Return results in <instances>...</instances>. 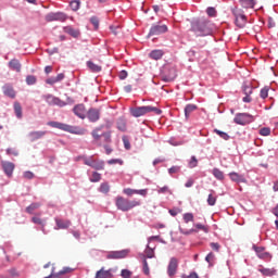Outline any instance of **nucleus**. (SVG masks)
Segmentation results:
<instances>
[{"label":"nucleus","mask_w":278,"mask_h":278,"mask_svg":"<svg viewBox=\"0 0 278 278\" xmlns=\"http://www.w3.org/2000/svg\"><path fill=\"white\" fill-rule=\"evenodd\" d=\"M252 249L260 260H265L267 262H270V260H273V254H270V252H265L266 248L253 244Z\"/></svg>","instance_id":"13"},{"label":"nucleus","mask_w":278,"mask_h":278,"mask_svg":"<svg viewBox=\"0 0 278 278\" xmlns=\"http://www.w3.org/2000/svg\"><path fill=\"white\" fill-rule=\"evenodd\" d=\"M86 66L90 71V73H101V71H103V67H101V65H97L92 61H87Z\"/></svg>","instance_id":"27"},{"label":"nucleus","mask_w":278,"mask_h":278,"mask_svg":"<svg viewBox=\"0 0 278 278\" xmlns=\"http://www.w3.org/2000/svg\"><path fill=\"white\" fill-rule=\"evenodd\" d=\"M268 90H270L269 87H264L261 89V92H260L261 99H268Z\"/></svg>","instance_id":"46"},{"label":"nucleus","mask_w":278,"mask_h":278,"mask_svg":"<svg viewBox=\"0 0 278 278\" xmlns=\"http://www.w3.org/2000/svg\"><path fill=\"white\" fill-rule=\"evenodd\" d=\"M36 81H38L36 76H34V75L26 76V84H27V86H35Z\"/></svg>","instance_id":"43"},{"label":"nucleus","mask_w":278,"mask_h":278,"mask_svg":"<svg viewBox=\"0 0 278 278\" xmlns=\"http://www.w3.org/2000/svg\"><path fill=\"white\" fill-rule=\"evenodd\" d=\"M112 273H113L112 268H110L108 270H104L103 267H102L100 270H98L96 273L94 278H112V277H114V275Z\"/></svg>","instance_id":"26"},{"label":"nucleus","mask_w":278,"mask_h":278,"mask_svg":"<svg viewBox=\"0 0 278 278\" xmlns=\"http://www.w3.org/2000/svg\"><path fill=\"white\" fill-rule=\"evenodd\" d=\"M7 155H14L15 157H18V150H16L14 148H8Z\"/></svg>","instance_id":"53"},{"label":"nucleus","mask_w":278,"mask_h":278,"mask_svg":"<svg viewBox=\"0 0 278 278\" xmlns=\"http://www.w3.org/2000/svg\"><path fill=\"white\" fill-rule=\"evenodd\" d=\"M151 60H162L164 58V51L162 50H152L150 52Z\"/></svg>","instance_id":"36"},{"label":"nucleus","mask_w":278,"mask_h":278,"mask_svg":"<svg viewBox=\"0 0 278 278\" xmlns=\"http://www.w3.org/2000/svg\"><path fill=\"white\" fill-rule=\"evenodd\" d=\"M166 192H169V194L172 193L170 189H168V186H164V187L157 189V194H166Z\"/></svg>","instance_id":"60"},{"label":"nucleus","mask_w":278,"mask_h":278,"mask_svg":"<svg viewBox=\"0 0 278 278\" xmlns=\"http://www.w3.org/2000/svg\"><path fill=\"white\" fill-rule=\"evenodd\" d=\"M42 204L39 202H33L30 205H28L25 210L26 214H34L36 210H38Z\"/></svg>","instance_id":"34"},{"label":"nucleus","mask_w":278,"mask_h":278,"mask_svg":"<svg viewBox=\"0 0 278 278\" xmlns=\"http://www.w3.org/2000/svg\"><path fill=\"white\" fill-rule=\"evenodd\" d=\"M54 222L56 225V227H54L55 231H58L59 229H68V227H71V220H64L60 217H55Z\"/></svg>","instance_id":"20"},{"label":"nucleus","mask_w":278,"mask_h":278,"mask_svg":"<svg viewBox=\"0 0 278 278\" xmlns=\"http://www.w3.org/2000/svg\"><path fill=\"white\" fill-rule=\"evenodd\" d=\"M198 164H199V161L197 160V156H191V160L189 162V168H197Z\"/></svg>","instance_id":"52"},{"label":"nucleus","mask_w":278,"mask_h":278,"mask_svg":"<svg viewBox=\"0 0 278 278\" xmlns=\"http://www.w3.org/2000/svg\"><path fill=\"white\" fill-rule=\"evenodd\" d=\"M108 164L112 165V164H119L121 166H123V160L121 159H111L108 161Z\"/></svg>","instance_id":"61"},{"label":"nucleus","mask_w":278,"mask_h":278,"mask_svg":"<svg viewBox=\"0 0 278 278\" xmlns=\"http://www.w3.org/2000/svg\"><path fill=\"white\" fill-rule=\"evenodd\" d=\"M47 136V130H34L28 132L27 138L30 142H36L38 140H42Z\"/></svg>","instance_id":"17"},{"label":"nucleus","mask_w":278,"mask_h":278,"mask_svg":"<svg viewBox=\"0 0 278 278\" xmlns=\"http://www.w3.org/2000/svg\"><path fill=\"white\" fill-rule=\"evenodd\" d=\"M99 192L102 194H108L110 192V184L109 182H102L99 188Z\"/></svg>","instance_id":"39"},{"label":"nucleus","mask_w":278,"mask_h":278,"mask_svg":"<svg viewBox=\"0 0 278 278\" xmlns=\"http://www.w3.org/2000/svg\"><path fill=\"white\" fill-rule=\"evenodd\" d=\"M179 212H181V210H179L178 207H175V208H170L168 211V214H170V216H177V214H179Z\"/></svg>","instance_id":"63"},{"label":"nucleus","mask_w":278,"mask_h":278,"mask_svg":"<svg viewBox=\"0 0 278 278\" xmlns=\"http://www.w3.org/2000/svg\"><path fill=\"white\" fill-rule=\"evenodd\" d=\"M144 253V258L153 260V257H155V245L151 247V243H148Z\"/></svg>","instance_id":"29"},{"label":"nucleus","mask_w":278,"mask_h":278,"mask_svg":"<svg viewBox=\"0 0 278 278\" xmlns=\"http://www.w3.org/2000/svg\"><path fill=\"white\" fill-rule=\"evenodd\" d=\"M228 175L231 181H235V184H247V178L244 177V175H240L236 172H230Z\"/></svg>","instance_id":"22"},{"label":"nucleus","mask_w":278,"mask_h":278,"mask_svg":"<svg viewBox=\"0 0 278 278\" xmlns=\"http://www.w3.org/2000/svg\"><path fill=\"white\" fill-rule=\"evenodd\" d=\"M46 84H48L49 86H55V84H58V80L54 76L46 79Z\"/></svg>","instance_id":"62"},{"label":"nucleus","mask_w":278,"mask_h":278,"mask_svg":"<svg viewBox=\"0 0 278 278\" xmlns=\"http://www.w3.org/2000/svg\"><path fill=\"white\" fill-rule=\"evenodd\" d=\"M239 3L244 10H253L257 4V0H239Z\"/></svg>","instance_id":"25"},{"label":"nucleus","mask_w":278,"mask_h":278,"mask_svg":"<svg viewBox=\"0 0 278 278\" xmlns=\"http://www.w3.org/2000/svg\"><path fill=\"white\" fill-rule=\"evenodd\" d=\"M161 79L165 84H170V81L177 79V68L175 67V65H165L161 71Z\"/></svg>","instance_id":"6"},{"label":"nucleus","mask_w":278,"mask_h":278,"mask_svg":"<svg viewBox=\"0 0 278 278\" xmlns=\"http://www.w3.org/2000/svg\"><path fill=\"white\" fill-rule=\"evenodd\" d=\"M86 166H90V168H93L94 170H105V161L103 160H93L92 156H90L89 161H86Z\"/></svg>","instance_id":"14"},{"label":"nucleus","mask_w":278,"mask_h":278,"mask_svg":"<svg viewBox=\"0 0 278 278\" xmlns=\"http://www.w3.org/2000/svg\"><path fill=\"white\" fill-rule=\"evenodd\" d=\"M116 126L118 131H127V122L125 121V118L119 117L116 122Z\"/></svg>","instance_id":"35"},{"label":"nucleus","mask_w":278,"mask_h":278,"mask_svg":"<svg viewBox=\"0 0 278 278\" xmlns=\"http://www.w3.org/2000/svg\"><path fill=\"white\" fill-rule=\"evenodd\" d=\"M41 99H43V101H46V103H48L50 106L56 105L58 108H66L67 105V103L64 100L51 93L42 94Z\"/></svg>","instance_id":"8"},{"label":"nucleus","mask_w":278,"mask_h":278,"mask_svg":"<svg viewBox=\"0 0 278 278\" xmlns=\"http://www.w3.org/2000/svg\"><path fill=\"white\" fill-rule=\"evenodd\" d=\"M86 117L88 118L89 123H97L99 118H101V110L90 108L86 113Z\"/></svg>","instance_id":"15"},{"label":"nucleus","mask_w":278,"mask_h":278,"mask_svg":"<svg viewBox=\"0 0 278 278\" xmlns=\"http://www.w3.org/2000/svg\"><path fill=\"white\" fill-rule=\"evenodd\" d=\"M15 165L12 162H2V169L8 177H12L14 174Z\"/></svg>","instance_id":"21"},{"label":"nucleus","mask_w":278,"mask_h":278,"mask_svg":"<svg viewBox=\"0 0 278 278\" xmlns=\"http://www.w3.org/2000/svg\"><path fill=\"white\" fill-rule=\"evenodd\" d=\"M215 255L213 254V252H210L206 256H205V262H207L208 266H214V264L212 262H214L215 260Z\"/></svg>","instance_id":"45"},{"label":"nucleus","mask_w":278,"mask_h":278,"mask_svg":"<svg viewBox=\"0 0 278 278\" xmlns=\"http://www.w3.org/2000/svg\"><path fill=\"white\" fill-rule=\"evenodd\" d=\"M129 112L134 118H140V116H144L146 114H150V112H154L157 116L162 114V110L155 106L147 105V106H136L130 108Z\"/></svg>","instance_id":"5"},{"label":"nucleus","mask_w":278,"mask_h":278,"mask_svg":"<svg viewBox=\"0 0 278 278\" xmlns=\"http://www.w3.org/2000/svg\"><path fill=\"white\" fill-rule=\"evenodd\" d=\"M179 266V263L177 261V257H172L169 260L168 266H167V275L168 277H175L177 275V268Z\"/></svg>","instance_id":"16"},{"label":"nucleus","mask_w":278,"mask_h":278,"mask_svg":"<svg viewBox=\"0 0 278 278\" xmlns=\"http://www.w3.org/2000/svg\"><path fill=\"white\" fill-rule=\"evenodd\" d=\"M243 94L250 96L253 94V87L244 85L242 87Z\"/></svg>","instance_id":"47"},{"label":"nucleus","mask_w":278,"mask_h":278,"mask_svg":"<svg viewBox=\"0 0 278 278\" xmlns=\"http://www.w3.org/2000/svg\"><path fill=\"white\" fill-rule=\"evenodd\" d=\"M136 192H137V189H131V188H126L123 190V193L126 194L127 197H134Z\"/></svg>","instance_id":"49"},{"label":"nucleus","mask_w":278,"mask_h":278,"mask_svg":"<svg viewBox=\"0 0 278 278\" xmlns=\"http://www.w3.org/2000/svg\"><path fill=\"white\" fill-rule=\"evenodd\" d=\"M80 5H81V1H79V0H72L70 2V7H71V10H73V12H77V10H79Z\"/></svg>","instance_id":"40"},{"label":"nucleus","mask_w":278,"mask_h":278,"mask_svg":"<svg viewBox=\"0 0 278 278\" xmlns=\"http://www.w3.org/2000/svg\"><path fill=\"white\" fill-rule=\"evenodd\" d=\"M31 223H34L35 225H40L41 227H45L47 225V220H45L38 216L31 217Z\"/></svg>","instance_id":"41"},{"label":"nucleus","mask_w":278,"mask_h":278,"mask_svg":"<svg viewBox=\"0 0 278 278\" xmlns=\"http://www.w3.org/2000/svg\"><path fill=\"white\" fill-rule=\"evenodd\" d=\"M258 273H261L264 277H275L277 275V269L275 268H258Z\"/></svg>","instance_id":"28"},{"label":"nucleus","mask_w":278,"mask_h":278,"mask_svg":"<svg viewBox=\"0 0 278 278\" xmlns=\"http://www.w3.org/2000/svg\"><path fill=\"white\" fill-rule=\"evenodd\" d=\"M68 20V15L64 12H50L46 15L47 23H53L59 21V23H64Z\"/></svg>","instance_id":"10"},{"label":"nucleus","mask_w":278,"mask_h":278,"mask_svg":"<svg viewBox=\"0 0 278 278\" xmlns=\"http://www.w3.org/2000/svg\"><path fill=\"white\" fill-rule=\"evenodd\" d=\"M179 170H181V167L180 166H172L170 168H168V173L169 175H175L176 173H179Z\"/></svg>","instance_id":"57"},{"label":"nucleus","mask_w":278,"mask_h":278,"mask_svg":"<svg viewBox=\"0 0 278 278\" xmlns=\"http://www.w3.org/2000/svg\"><path fill=\"white\" fill-rule=\"evenodd\" d=\"M127 71H125V70H122L121 72H119V75H118V78L121 79V80H125V79H127Z\"/></svg>","instance_id":"64"},{"label":"nucleus","mask_w":278,"mask_h":278,"mask_svg":"<svg viewBox=\"0 0 278 278\" xmlns=\"http://www.w3.org/2000/svg\"><path fill=\"white\" fill-rule=\"evenodd\" d=\"M103 129H105V125H100L91 131L93 142L99 144V147H102L103 144H111L112 142V130L105 131Z\"/></svg>","instance_id":"2"},{"label":"nucleus","mask_w":278,"mask_h":278,"mask_svg":"<svg viewBox=\"0 0 278 278\" xmlns=\"http://www.w3.org/2000/svg\"><path fill=\"white\" fill-rule=\"evenodd\" d=\"M122 140L126 151H129L131 149V143L129 142V139L126 136H124Z\"/></svg>","instance_id":"48"},{"label":"nucleus","mask_w":278,"mask_h":278,"mask_svg":"<svg viewBox=\"0 0 278 278\" xmlns=\"http://www.w3.org/2000/svg\"><path fill=\"white\" fill-rule=\"evenodd\" d=\"M168 31V26L166 24H152L150 27L149 34L147 38H151V36H162V34H166Z\"/></svg>","instance_id":"9"},{"label":"nucleus","mask_w":278,"mask_h":278,"mask_svg":"<svg viewBox=\"0 0 278 278\" xmlns=\"http://www.w3.org/2000/svg\"><path fill=\"white\" fill-rule=\"evenodd\" d=\"M190 31L194 34L195 38H205V36H212L214 25L207 18H195L191 21Z\"/></svg>","instance_id":"1"},{"label":"nucleus","mask_w":278,"mask_h":278,"mask_svg":"<svg viewBox=\"0 0 278 278\" xmlns=\"http://www.w3.org/2000/svg\"><path fill=\"white\" fill-rule=\"evenodd\" d=\"M80 160L84 161V164L86 166V162H90V156H86V155H78L75 157V162H80Z\"/></svg>","instance_id":"55"},{"label":"nucleus","mask_w":278,"mask_h":278,"mask_svg":"<svg viewBox=\"0 0 278 278\" xmlns=\"http://www.w3.org/2000/svg\"><path fill=\"white\" fill-rule=\"evenodd\" d=\"M231 14L235 17V25L239 29H244L247 27V15L244 14V10L238 9V7H235L231 9Z\"/></svg>","instance_id":"7"},{"label":"nucleus","mask_w":278,"mask_h":278,"mask_svg":"<svg viewBox=\"0 0 278 278\" xmlns=\"http://www.w3.org/2000/svg\"><path fill=\"white\" fill-rule=\"evenodd\" d=\"M115 205L121 212H129L130 210H134V207H140L142 201L138 199L129 200L118 195L115 200Z\"/></svg>","instance_id":"4"},{"label":"nucleus","mask_w":278,"mask_h":278,"mask_svg":"<svg viewBox=\"0 0 278 278\" xmlns=\"http://www.w3.org/2000/svg\"><path fill=\"white\" fill-rule=\"evenodd\" d=\"M63 31H65V34H68V36H72V38H78L79 36H81V31H79V29L73 28V26L63 27Z\"/></svg>","instance_id":"24"},{"label":"nucleus","mask_w":278,"mask_h":278,"mask_svg":"<svg viewBox=\"0 0 278 278\" xmlns=\"http://www.w3.org/2000/svg\"><path fill=\"white\" fill-rule=\"evenodd\" d=\"M184 220L185 223H194V215L192 213H185Z\"/></svg>","instance_id":"44"},{"label":"nucleus","mask_w":278,"mask_h":278,"mask_svg":"<svg viewBox=\"0 0 278 278\" xmlns=\"http://www.w3.org/2000/svg\"><path fill=\"white\" fill-rule=\"evenodd\" d=\"M91 184H99L101 181V174L99 172H92L91 177H89Z\"/></svg>","instance_id":"37"},{"label":"nucleus","mask_w":278,"mask_h":278,"mask_svg":"<svg viewBox=\"0 0 278 278\" xmlns=\"http://www.w3.org/2000/svg\"><path fill=\"white\" fill-rule=\"evenodd\" d=\"M8 66L11 71H15V73H21V68H23V65L21 64V61L18 59H12Z\"/></svg>","instance_id":"23"},{"label":"nucleus","mask_w":278,"mask_h":278,"mask_svg":"<svg viewBox=\"0 0 278 278\" xmlns=\"http://www.w3.org/2000/svg\"><path fill=\"white\" fill-rule=\"evenodd\" d=\"M168 143L172 146V147H181L182 144H186V141L180 139V138H177V137H170L168 139Z\"/></svg>","instance_id":"30"},{"label":"nucleus","mask_w":278,"mask_h":278,"mask_svg":"<svg viewBox=\"0 0 278 278\" xmlns=\"http://www.w3.org/2000/svg\"><path fill=\"white\" fill-rule=\"evenodd\" d=\"M90 23H91V25H93L94 29H99V17L91 16L90 17Z\"/></svg>","instance_id":"51"},{"label":"nucleus","mask_w":278,"mask_h":278,"mask_svg":"<svg viewBox=\"0 0 278 278\" xmlns=\"http://www.w3.org/2000/svg\"><path fill=\"white\" fill-rule=\"evenodd\" d=\"M131 253V250L124 249L119 251H110L106 255V260H125Z\"/></svg>","instance_id":"12"},{"label":"nucleus","mask_w":278,"mask_h":278,"mask_svg":"<svg viewBox=\"0 0 278 278\" xmlns=\"http://www.w3.org/2000/svg\"><path fill=\"white\" fill-rule=\"evenodd\" d=\"M13 110L15 113L16 118H23V106L18 102H14Z\"/></svg>","instance_id":"32"},{"label":"nucleus","mask_w":278,"mask_h":278,"mask_svg":"<svg viewBox=\"0 0 278 278\" xmlns=\"http://www.w3.org/2000/svg\"><path fill=\"white\" fill-rule=\"evenodd\" d=\"M48 127H52L53 129H60L61 131H66L67 134H75L76 136H84V128L79 126H73L68 124H64L62 122L50 121L47 123Z\"/></svg>","instance_id":"3"},{"label":"nucleus","mask_w":278,"mask_h":278,"mask_svg":"<svg viewBox=\"0 0 278 278\" xmlns=\"http://www.w3.org/2000/svg\"><path fill=\"white\" fill-rule=\"evenodd\" d=\"M258 134L261 136H268L270 134V128L269 127H263L258 130Z\"/></svg>","instance_id":"58"},{"label":"nucleus","mask_w":278,"mask_h":278,"mask_svg":"<svg viewBox=\"0 0 278 278\" xmlns=\"http://www.w3.org/2000/svg\"><path fill=\"white\" fill-rule=\"evenodd\" d=\"M121 277H123V278H131V270H129V269H122Z\"/></svg>","instance_id":"59"},{"label":"nucleus","mask_w":278,"mask_h":278,"mask_svg":"<svg viewBox=\"0 0 278 278\" xmlns=\"http://www.w3.org/2000/svg\"><path fill=\"white\" fill-rule=\"evenodd\" d=\"M206 14H207V16H210L211 18H216L218 12L216 11V8H214V7H208V8L206 9Z\"/></svg>","instance_id":"42"},{"label":"nucleus","mask_w":278,"mask_h":278,"mask_svg":"<svg viewBox=\"0 0 278 278\" xmlns=\"http://www.w3.org/2000/svg\"><path fill=\"white\" fill-rule=\"evenodd\" d=\"M142 265H143V273L146 274V275H150V269H149V263L147 262V258H143V261H142Z\"/></svg>","instance_id":"56"},{"label":"nucleus","mask_w":278,"mask_h":278,"mask_svg":"<svg viewBox=\"0 0 278 278\" xmlns=\"http://www.w3.org/2000/svg\"><path fill=\"white\" fill-rule=\"evenodd\" d=\"M2 91L4 97H9V99H16V91L14 90V87L10 84H5L2 87Z\"/></svg>","instance_id":"19"},{"label":"nucleus","mask_w":278,"mask_h":278,"mask_svg":"<svg viewBox=\"0 0 278 278\" xmlns=\"http://www.w3.org/2000/svg\"><path fill=\"white\" fill-rule=\"evenodd\" d=\"M233 123L242 126L250 125V123H253V115L249 113H237L233 118Z\"/></svg>","instance_id":"11"},{"label":"nucleus","mask_w":278,"mask_h":278,"mask_svg":"<svg viewBox=\"0 0 278 278\" xmlns=\"http://www.w3.org/2000/svg\"><path fill=\"white\" fill-rule=\"evenodd\" d=\"M207 204L211 205V206L216 205V197H213L212 193H210L208 197H207Z\"/></svg>","instance_id":"54"},{"label":"nucleus","mask_w":278,"mask_h":278,"mask_svg":"<svg viewBox=\"0 0 278 278\" xmlns=\"http://www.w3.org/2000/svg\"><path fill=\"white\" fill-rule=\"evenodd\" d=\"M212 175L217 179L218 181H223L225 179V173L220 170L218 167H214L212 170Z\"/></svg>","instance_id":"33"},{"label":"nucleus","mask_w":278,"mask_h":278,"mask_svg":"<svg viewBox=\"0 0 278 278\" xmlns=\"http://www.w3.org/2000/svg\"><path fill=\"white\" fill-rule=\"evenodd\" d=\"M179 231L180 233H182V236H190V233H195L197 229H189V230H185L184 228L179 227Z\"/></svg>","instance_id":"50"},{"label":"nucleus","mask_w":278,"mask_h":278,"mask_svg":"<svg viewBox=\"0 0 278 278\" xmlns=\"http://www.w3.org/2000/svg\"><path fill=\"white\" fill-rule=\"evenodd\" d=\"M214 134H217V136H219V138H222L223 140H229L231 138V136H229V134L219 130V129H214Z\"/></svg>","instance_id":"38"},{"label":"nucleus","mask_w":278,"mask_h":278,"mask_svg":"<svg viewBox=\"0 0 278 278\" xmlns=\"http://www.w3.org/2000/svg\"><path fill=\"white\" fill-rule=\"evenodd\" d=\"M73 113L75 114V116H77L81 121L86 119V114H87L86 113V105L84 103L76 104L73 108Z\"/></svg>","instance_id":"18"},{"label":"nucleus","mask_w":278,"mask_h":278,"mask_svg":"<svg viewBox=\"0 0 278 278\" xmlns=\"http://www.w3.org/2000/svg\"><path fill=\"white\" fill-rule=\"evenodd\" d=\"M195 110H198L197 104H187L185 106V118L189 119L190 114H192V112H194Z\"/></svg>","instance_id":"31"}]
</instances>
